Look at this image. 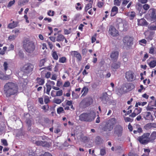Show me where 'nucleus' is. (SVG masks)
Segmentation results:
<instances>
[{
	"label": "nucleus",
	"mask_w": 156,
	"mask_h": 156,
	"mask_svg": "<svg viewBox=\"0 0 156 156\" xmlns=\"http://www.w3.org/2000/svg\"><path fill=\"white\" fill-rule=\"evenodd\" d=\"M153 21L152 24L148 27L149 29L151 30H156V20Z\"/></svg>",
	"instance_id": "25"
},
{
	"label": "nucleus",
	"mask_w": 156,
	"mask_h": 156,
	"mask_svg": "<svg viewBox=\"0 0 156 156\" xmlns=\"http://www.w3.org/2000/svg\"><path fill=\"white\" fill-rule=\"evenodd\" d=\"M23 43V48L27 52L31 53L35 50V46L33 41L26 39L24 40Z\"/></svg>",
	"instance_id": "2"
},
{
	"label": "nucleus",
	"mask_w": 156,
	"mask_h": 156,
	"mask_svg": "<svg viewBox=\"0 0 156 156\" xmlns=\"http://www.w3.org/2000/svg\"><path fill=\"white\" fill-rule=\"evenodd\" d=\"M67 62V58L66 57L63 56L60 58L59 59V62L61 63H64Z\"/></svg>",
	"instance_id": "33"
},
{
	"label": "nucleus",
	"mask_w": 156,
	"mask_h": 156,
	"mask_svg": "<svg viewBox=\"0 0 156 156\" xmlns=\"http://www.w3.org/2000/svg\"><path fill=\"white\" fill-rule=\"evenodd\" d=\"M28 0H21L20 2V3L19 4V5H23L24 3L28 2Z\"/></svg>",
	"instance_id": "56"
},
{
	"label": "nucleus",
	"mask_w": 156,
	"mask_h": 156,
	"mask_svg": "<svg viewBox=\"0 0 156 156\" xmlns=\"http://www.w3.org/2000/svg\"><path fill=\"white\" fill-rule=\"evenodd\" d=\"M92 3L90 2L87 4L85 7L84 10L85 12H87V11L92 7Z\"/></svg>",
	"instance_id": "30"
},
{
	"label": "nucleus",
	"mask_w": 156,
	"mask_h": 156,
	"mask_svg": "<svg viewBox=\"0 0 156 156\" xmlns=\"http://www.w3.org/2000/svg\"><path fill=\"white\" fill-rule=\"evenodd\" d=\"M144 118L147 120L152 121L154 120V118L151 113L148 112H146L142 113Z\"/></svg>",
	"instance_id": "14"
},
{
	"label": "nucleus",
	"mask_w": 156,
	"mask_h": 156,
	"mask_svg": "<svg viewBox=\"0 0 156 156\" xmlns=\"http://www.w3.org/2000/svg\"><path fill=\"white\" fill-rule=\"evenodd\" d=\"M57 113L58 114H60L61 113H64V110L62 107H59L57 108Z\"/></svg>",
	"instance_id": "39"
},
{
	"label": "nucleus",
	"mask_w": 156,
	"mask_h": 156,
	"mask_svg": "<svg viewBox=\"0 0 156 156\" xmlns=\"http://www.w3.org/2000/svg\"><path fill=\"white\" fill-rule=\"evenodd\" d=\"M119 52L118 50H114L112 51L110 55V57L111 60L114 62H116L118 60Z\"/></svg>",
	"instance_id": "10"
},
{
	"label": "nucleus",
	"mask_w": 156,
	"mask_h": 156,
	"mask_svg": "<svg viewBox=\"0 0 156 156\" xmlns=\"http://www.w3.org/2000/svg\"><path fill=\"white\" fill-rule=\"evenodd\" d=\"M80 140L81 141L84 143H86L88 140V138L86 136L81 135Z\"/></svg>",
	"instance_id": "36"
},
{
	"label": "nucleus",
	"mask_w": 156,
	"mask_h": 156,
	"mask_svg": "<svg viewBox=\"0 0 156 156\" xmlns=\"http://www.w3.org/2000/svg\"><path fill=\"white\" fill-rule=\"evenodd\" d=\"M118 12V9L117 7L114 6L112 9L110 16H115Z\"/></svg>",
	"instance_id": "19"
},
{
	"label": "nucleus",
	"mask_w": 156,
	"mask_h": 156,
	"mask_svg": "<svg viewBox=\"0 0 156 156\" xmlns=\"http://www.w3.org/2000/svg\"><path fill=\"white\" fill-rule=\"evenodd\" d=\"M40 156H52V155L48 152H45L44 153Z\"/></svg>",
	"instance_id": "64"
},
{
	"label": "nucleus",
	"mask_w": 156,
	"mask_h": 156,
	"mask_svg": "<svg viewBox=\"0 0 156 156\" xmlns=\"http://www.w3.org/2000/svg\"><path fill=\"white\" fill-rule=\"evenodd\" d=\"M70 85V83L69 81H66L64 83L63 87H69Z\"/></svg>",
	"instance_id": "58"
},
{
	"label": "nucleus",
	"mask_w": 156,
	"mask_h": 156,
	"mask_svg": "<svg viewBox=\"0 0 156 156\" xmlns=\"http://www.w3.org/2000/svg\"><path fill=\"white\" fill-rule=\"evenodd\" d=\"M147 62L150 68H154L156 66V60L153 57L149 58Z\"/></svg>",
	"instance_id": "13"
},
{
	"label": "nucleus",
	"mask_w": 156,
	"mask_h": 156,
	"mask_svg": "<svg viewBox=\"0 0 156 156\" xmlns=\"http://www.w3.org/2000/svg\"><path fill=\"white\" fill-rule=\"evenodd\" d=\"M71 54L73 57H76L77 60L80 61L82 60V57L80 54L76 51H72L71 52Z\"/></svg>",
	"instance_id": "15"
},
{
	"label": "nucleus",
	"mask_w": 156,
	"mask_h": 156,
	"mask_svg": "<svg viewBox=\"0 0 156 156\" xmlns=\"http://www.w3.org/2000/svg\"><path fill=\"white\" fill-rule=\"evenodd\" d=\"M149 53L152 55H154L156 54V48L153 46L150 48L149 49Z\"/></svg>",
	"instance_id": "28"
},
{
	"label": "nucleus",
	"mask_w": 156,
	"mask_h": 156,
	"mask_svg": "<svg viewBox=\"0 0 156 156\" xmlns=\"http://www.w3.org/2000/svg\"><path fill=\"white\" fill-rule=\"evenodd\" d=\"M148 54L146 53L144 55V56L142 59V61L143 62H144L145 61L146 59L148 58Z\"/></svg>",
	"instance_id": "60"
},
{
	"label": "nucleus",
	"mask_w": 156,
	"mask_h": 156,
	"mask_svg": "<svg viewBox=\"0 0 156 156\" xmlns=\"http://www.w3.org/2000/svg\"><path fill=\"white\" fill-rule=\"evenodd\" d=\"M18 22L17 21H13L12 23H9L8 24V27L10 29H13L18 26Z\"/></svg>",
	"instance_id": "21"
},
{
	"label": "nucleus",
	"mask_w": 156,
	"mask_h": 156,
	"mask_svg": "<svg viewBox=\"0 0 156 156\" xmlns=\"http://www.w3.org/2000/svg\"><path fill=\"white\" fill-rule=\"evenodd\" d=\"M18 91V87L17 85L12 82H8L4 86V92L7 97L14 95Z\"/></svg>",
	"instance_id": "1"
},
{
	"label": "nucleus",
	"mask_w": 156,
	"mask_h": 156,
	"mask_svg": "<svg viewBox=\"0 0 156 156\" xmlns=\"http://www.w3.org/2000/svg\"><path fill=\"white\" fill-rule=\"evenodd\" d=\"M65 37L61 34H58L56 37V41L59 42H62L64 41Z\"/></svg>",
	"instance_id": "22"
},
{
	"label": "nucleus",
	"mask_w": 156,
	"mask_h": 156,
	"mask_svg": "<svg viewBox=\"0 0 156 156\" xmlns=\"http://www.w3.org/2000/svg\"><path fill=\"white\" fill-rule=\"evenodd\" d=\"M124 119L126 122H132L133 121V119H131L129 117H124Z\"/></svg>",
	"instance_id": "45"
},
{
	"label": "nucleus",
	"mask_w": 156,
	"mask_h": 156,
	"mask_svg": "<svg viewBox=\"0 0 156 156\" xmlns=\"http://www.w3.org/2000/svg\"><path fill=\"white\" fill-rule=\"evenodd\" d=\"M62 100L58 98H55L53 100V102L54 103L56 104H59L64 101V98L62 97Z\"/></svg>",
	"instance_id": "27"
},
{
	"label": "nucleus",
	"mask_w": 156,
	"mask_h": 156,
	"mask_svg": "<svg viewBox=\"0 0 156 156\" xmlns=\"http://www.w3.org/2000/svg\"><path fill=\"white\" fill-rule=\"evenodd\" d=\"M83 7L81 5L80 3L78 2L77 3L76 5V9L77 10H80L82 9Z\"/></svg>",
	"instance_id": "37"
},
{
	"label": "nucleus",
	"mask_w": 156,
	"mask_h": 156,
	"mask_svg": "<svg viewBox=\"0 0 156 156\" xmlns=\"http://www.w3.org/2000/svg\"><path fill=\"white\" fill-rule=\"evenodd\" d=\"M95 115L91 112L83 113L79 116V120L82 121L91 122L94 120Z\"/></svg>",
	"instance_id": "3"
},
{
	"label": "nucleus",
	"mask_w": 156,
	"mask_h": 156,
	"mask_svg": "<svg viewBox=\"0 0 156 156\" xmlns=\"http://www.w3.org/2000/svg\"><path fill=\"white\" fill-rule=\"evenodd\" d=\"M51 75V73L50 72H47L45 74V77L47 79L50 78Z\"/></svg>",
	"instance_id": "63"
},
{
	"label": "nucleus",
	"mask_w": 156,
	"mask_h": 156,
	"mask_svg": "<svg viewBox=\"0 0 156 156\" xmlns=\"http://www.w3.org/2000/svg\"><path fill=\"white\" fill-rule=\"evenodd\" d=\"M52 65H51L48 66L47 67H44L41 68V69H40V70H41L42 69H48L49 71H51L52 68Z\"/></svg>",
	"instance_id": "47"
},
{
	"label": "nucleus",
	"mask_w": 156,
	"mask_h": 156,
	"mask_svg": "<svg viewBox=\"0 0 156 156\" xmlns=\"http://www.w3.org/2000/svg\"><path fill=\"white\" fill-rule=\"evenodd\" d=\"M49 38L52 41L55 42L56 41V37H55L51 36Z\"/></svg>",
	"instance_id": "61"
},
{
	"label": "nucleus",
	"mask_w": 156,
	"mask_h": 156,
	"mask_svg": "<svg viewBox=\"0 0 156 156\" xmlns=\"http://www.w3.org/2000/svg\"><path fill=\"white\" fill-rule=\"evenodd\" d=\"M37 83L39 85H43L45 82L44 79V78H42L40 77H37L36 79Z\"/></svg>",
	"instance_id": "24"
},
{
	"label": "nucleus",
	"mask_w": 156,
	"mask_h": 156,
	"mask_svg": "<svg viewBox=\"0 0 156 156\" xmlns=\"http://www.w3.org/2000/svg\"><path fill=\"white\" fill-rule=\"evenodd\" d=\"M47 14L49 16H53L55 14V12L53 11L50 10L48 11Z\"/></svg>",
	"instance_id": "49"
},
{
	"label": "nucleus",
	"mask_w": 156,
	"mask_h": 156,
	"mask_svg": "<svg viewBox=\"0 0 156 156\" xmlns=\"http://www.w3.org/2000/svg\"><path fill=\"white\" fill-rule=\"evenodd\" d=\"M42 146L49 148L51 146V145L48 142L43 141Z\"/></svg>",
	"instance_id": "42"
},
{
	"label": "nucleus",
	"mask_w": 156,
	"mask_h": 156,
	"mask_svg": "<svg viewBox=\"0 0 156 156\" xmlns=\"http://www.w3.org/2000/svg\"><path fill=\"white\" fill-rule=\"evenodd\" d=\"M46 62L45 58L42 59L40 61L39 66L40 67H41L44 65V64Z\"/></svg>",
	"instance_id": "41"
},
{
	"label": "nucleus",
	"mask_w": 156,
	"mask_h": 156,
	"mask_svg": "<svg viewBox=\"0 0 156 156\" xmlns=\"http://www.w3.org/2000/svg\"><path fill=\"white\" fill-rule=\"evenodd\" d=\"M96 35L95 34L93 36L91 37V42L93 43L96 41Z\"/></svg>",
	"instance_id": "62"
},
{
	"label": "nucleus",
	"mask_w": 156,
	"mask_h": 156,
	"mask_svg": "<svg viewBox=\"0 0 156 156\" xmlns=\"http://www.w3.org/2000/svg\"><path fill=\"white\" fill-rule=\"evenodd\" d=\"M46 86L47 87L46 93L48 94L49 95L50 91L51 89V87L50 84L46 83Z\"/></svg>",
	"instance_id": "32"
},
{
	"label": "nucleus",
	"mask_w": 156,
	"mask_h": 156,
	"mask_svg": "<svg viewBox=\"0 0 156 156\" xmlns=\"http://www.w3.org/2000/svg\"><path fill=\"white\" fill-rule=\"evenodd\" d=\"M124 45L126 48H130L133 44V38L129 36H126L123 39Z\"/></svg>",
	"instance_id": "6"
},
{
	"label": "nucleus",
	"mask_w": 156,
	"mask_h": 156,
	"mask_svg": "<svg viewBox=\"0 0 156 156\" xmlns=\"http://www.w3.org/2000/svg\"><path fill=\"white\" fill-rule=\"evenodd\" d=\"M156 10L154 8H150L146 16L147 20L152 21L156 20Z\"/></svg>",
	"instance_id": "5"
},
{
	"label": "nucleus",
	"mask_w": 156,
	"mask_h": 156,
	"mask_svg": "<svg viewBox=\"0 0 156 156\" xmlns=\"http://www.w3.org/2000/svg\"><path fill=\"white\" fill-rule=\"evenodd\" d=\"M150 135V133H145L142 136L138 137L137 140L142 144H147L150 142L149 138Z\"/></svg>",
	"instance_id": "7"
},
{
	"label": "nucleus",
	"mask_w": 156,
	"mask_h": 156,
	"mask_svg": "<svg viewBox=\"0 0 156 156\" xmlns=\"http://www.w3.org/2000/svg\"><path fill=\"white\" fill-rule=\"evenodd\" d=\"M136 130L138 133H141L143 130L140 127V125L139 124H136Z\"/></svg>",
	"instance_id": "44"
},
{
	"label": "nucleus",
	"mask_w": 156,
	"mask_h": 156,
	"mask_svg": "<svg viewBox=\"0 0 156 156\" xmlns=\"http://www.w3.org/2000/svg\"><path fill=\"white\" fill-rule=\"evenodd\" d=\"M122 0H114L113 1L114 5L117 6L120 5Z\"/></svg>",
	"instance_id": "40"
},
{
	"label": "nucleus",
	"mask_w": 156,
	"mask_h": 156,
	"mask_svg": "<svg viewBox=\"0 0 156 156\" xmlns=\"http://www.w3.org/2000/svg\"><path fill=\"white\" fill-rule=\"evenodd\" d=\"M144 151L145 153H146V155L144 154L142 156H144V155H147L149 154V153L150 152V150L149 149H144Z\"/></svg>",
	"instance_id": "52"
},
{
	"label": "nucleus",
	"mask_w": 156,
	"mask_h": 156,
	"mask_svg": "<svg viewBox=\"0 0 156 156\" xmlns=\"http://www.w3.org/2000/svg\"><path fill=\"white\" fill-rule=\"evenodd\" d=\"M149 141L150 142L153 143L156 139V131H153L150 135L149 137Z\"/></svg>",
	"instance_id": "18"
},
{
	"label": "nucleus",
	"mask_w": 156,
	"mask_h": 156,
	"mask_svg": "<svg viewBox=\"0 0 156 156\" xmlns=\"http://www.w3.org/2000/svg\"><path fill=\"white\" fill-rule=\"evenodd\" d=\"M43 141L41 140H38L36 141L35 142V144L38 146H41L42 145Z\"/></svg>",
	"instance_id": "57"
},
{
	"label": "nucleus",
	"mask_w": 156,
	"mask_h": 156,
	"mask_svg": "<svg viewBox=\"0 0 156 156\" xmlns=\"http://www.w3.org/2000/svg\"><path fill=\"white\" fill-rule=\"evenodd\" d=\"M63 94V91L62 90H60L56 91V96H62Z\"/></svg>",
	"instance_id": "50"
},
{
	"label": "nucleus",
	"mask_w": 156,
	"mask_h": 156,
	"mask_svg": "<svg viewBox=\"0 0 156 156\" xmlns=\"http://www.w3.org/2000/svg\"><path fill=\"white\" fill-rule=\"evenodd\" d=\"M121 63L119 62H113L112 64L111 67L113 69H117L120 66Z\"/></svg>",
	"instance_id": "23"
},
{
	"label": "nucleus",
	"mask_w": 156,
	"mask_h": 156,
	"mask_svg": "<svg viewBox=\"0 0 156 156\" xmlns=\"http://www.w3.org/2000/svg\"><path fill=\"white\" fill-rule=\"evenodd\" d=\"M64 32L65 34H69L71 32V29H69V30L64 29Z\"/></svg>",
	"instance_id": "51"
},
{
	"label": "nucleus",
	"mask_w": 156,
	"mask_h": 156,
	"mask_svg": "<svg viewBox=\"0 0 156 156\" xmlns=\"http://www.w3.org/2000/svg\"><path fill=\"white\" fill-rule=\"evenodd\" d=\"M116 119L115 118L110 119L106 122L102 129L104 131H109L112 130L115 124Z\"/></svg>",
	"instance_id": "4"
},
{
	"label": "nucleus",
	"mask_w": 156,
	"mask_h": 156,
	"mask_svg": "<svg viewBox=\"0 0 156 156\" xmlns=\"http://www.w3.org/2000/svg\"><path fill=\"white\" fill-rule=\"evenodd\" d=\"M108 95L107 93L105 92L103 93L101 97L102 101H106L108 98Z\"/></svg>",
	"instance_id": "34"
},
{
	"label": "nucleus",
	"mask_w": 156,
	"mask_h": 156,
	"mask_svg": "<svg viewBox=\"0 0 156 156\" xmlns=\"http://www.w3.org/2000/svg\"><path fill=\"white\" fill-rule=\"evenodd\" d=\"M50 99L49 97L48 96H45L44 99V101L45 104H47L49 102Z\"/></svg>",
	"instance_id": "59"
},
{
	"label": "nucleus",
	"mask_w": 156,
	"mask_h": 156,
	"mask_svg": "<svg viewBox=\"0 0 156 156\" xmlns=\"http://www.w3.org/2000/svg\"><path fill=\"white\" fill-rule=\"evenodd\" d=\"M1 141L4 146H7L8 145L7 141L5 139H2Z\"/></svg>",
	"instance_id": "54"
},
{
	"label": "nucleus",
	"mask_w": 156,
	"mask_h": 156,
	"mask_svg": "<svg viewBox=\"0 0 156 156\" xmlns=\"http://www.w3.org/2000/svg\"><path fill=\"white\" fill-rule=\"evenodd\" d=\"M41 108L44 111V112H46L49 110V107L48 105H44L42 106Z\"/></svg>",
	"instance_id": "43"
},
{
	"label": "nucleus",
	"mask_w": 156,
	"mask_h": 156,
	"mask_svg": "<svg viewBox=\"0 0 156 156\" xmlns=\"http://www.w3.org/2000/svg\"><path fill=\"white\" fill-rule=\"evenodd\" d=\"M4 67V70L6 72L8 69V64L6 62H4L3 64Z\"/></svg>",
	"instance_id": "46"
},
{
	"label": "nucleus",
	"mask_w": 156,
	"mask_h": 156,
	"mask_svg": "<svg viewBox=\"0 0 156 156\" xmlns=\"http://www.w3.org/2000/svg\"><path fill=\"white\" fill-rule=\"evenodd\" d=\"M142 110V108H135L133 112L131 115H129V116L132 118L135 117L141 112Z\"/></svg>",
	"instance_id": "16"
},
{
	"label": "nucleus",
	"mask_w": 156,
	"mask_h": 156,
	"mask_svg": "<svg viewBox=\"0 0 156 156\" xmlns=\"http://www.w3.org/2000/svg\"><path fill=\"white\" fill-rule=\"evenodd\" d=\"M104 5L103 2L98 1L97 3V6L99 8H102Z\"/></svg>",
	"instance_id": "48"
},
{
	"label": "nucleus",
	"mask_w": 156,
	"mask_h": 156,
	"mask_svg": "<svg viewBox=\"0 0 156 156\" xmlns=\"http://www.w3.org/2000/svg\"><path fill=\"white\" fill-rule=\"evenodd\" d=\"M9 77V75H5L2 71H0V79L3 80H8Z\"/></svg>",
	"instance_id": "20"
},
{
	"label": "nucleus",
	"mask_w": 156,
	"mask_h": 156,
	"mask_svg": "<svg viewBox=\"0 0 156 156\" xmlns=\"http://www.w3.org/2000/svg\"><path fill=\"white\" fill-rule=\"evenodd\" d=\"M146 109L147 111H153L154 113H156V108L148 106L147 107Z\"/></svg>",
	"instance_id": "29"
},
{
	"label": "nucleus",
	"mask_w": 156,
	"mask_h": 156,
	"mask_svg": "<svg viewBox=\"0 0 156 156\" xmlns=\"http://www.w3.org/2000/svg\"><path fill=\"white\" fill-rule=\"evenodd\" d=\"M81 103L84 104L85 106L87 107L90 105L89 102L86 101V99H85L82 100L81 102Z\"/></svg>",
	"instance_id": "38"
},
{
	"label": "nucleus",
	"mask_w": 156,
	"mask_h": 156,
	"mask_svg": "<svg viewBox=\"0 0 156 156\" xmlns=\"http://www.w3.org/2000/svg\"><path fill=\"white\" fill-rule=\"evenodd\" d=\"M15 2V0H13L12 1H10L7 5V7H11L12 5H13L14 4Z\"/></svg>",
	"instance_id": "53"
},
{
	"label": "nucleus",
	"mask_w": 156,
	"mask_h": 156,
	"mask_svg": "<svg viewBox=\"0 0 156 156\" xmlns=\"http://www.w3.org/2000/svg\"><path fill=\"white\" fill-rule=\"evenodd\" d=\"M123 128L120 125H117L114 129V133L117 135L118 137L121 136L122 133Z\"/></svg>",
	"instance_id": "11"
},
{
	"label": "nucleus",
	"mask_w": 156,
	"mask_h": 156,
	"mask_svg": "<svg viewBox=\"0 0 156 156\" xmlns=\"http://www.w3.org/2000/svg\"><path fill=\"white\" fill-rule=\"evenodd\" d=\"M151 123H148L144 126V128L146 129H148L151 128Z\"/></svg>",
	"instance_id": "55"
},
{
	"label": "nucleus",
	"mask_w": 156,
	"mask_h": 156,
	"mask_svg": "<svg viewBox=\"0 0 156 156\" xmlns=\"http://www.w3.org/2000/svg\"><path fill=\"white\" fill-rule=\"evenodd\" d=\"M34 68V66L32 64L27 63L24 65L22 70L24 73L28 74L33 71Z\"/></svg>",
	"instance_id": "9"
},
{
	"label": "nucleus",
	"mask_w": 156,
	"mask_h": 156,
	"mask_svg": "<svg viewBox=\"0 0 156 156\" xmlns=\"http://www.w3.org/2000/svg\"><path fill=\"white\" fill-rule=\"evenodd\" d=\"M108 33L113 37H116L119 35L118 31L116 30L115 27L112 26L109 27Z\"/></svg>",
	"instance_id": "12"
},
{
	"label": "nucleus",
	"mask_w": 156,
	"mask_h": 156,
	"mask_svg": "<svg viewBox=\"0 0 156 156\" xmlns=\"http://www.w3.org/2000/svg\"><path fill=\"white\" fill-rule=\"evenodd\" d=\"M137 22L138 25L139 26H146L148 24V22L144 18L138 19Z\"/></svg>",
	"instance_id": "17"
},
{
	"label": "nucleus",
	"mask_w": 156,
	"mask_h": 156,
	"mask_svg": "<svg viewBox=\"0 0 156 156\" xmlns=\"http://www.w3.org/2000/svg\"><path fill=\"white\" fill-rule=\"evenodd\" d=\"M52 55L54 60H57L58 59V57L56 51H54L52 52Z\"/></svg>",
	"instance_id": "35"
},
{
	"label": "nucleus",
	"mask_w": 156,
	"mask_h": 156,
	"mask_svg": "<svg viewBox=\"0 0 156 156\" xmlns=\"http://www.w3.org/2000/svg\"><path fill=\"white\" fill-rule=\"evenodd\" d=\"M89 91L88 88L86 86H84L83 87L81 90V93L83 92V93L82 95L81 96H85L88 93Z\"/></svg>",
	"instance_id": "26"
},
{
	"label": "nucleus",
	"mask_w": 156,
	"mask_h": 156,
	"mask_svg": "<svg viewBox=\"0 0 156 156\" xmlns=\"http://www.w3.org/2000/svg\"><path fill=\"white\" fill-rule=\"evenodd\" d=\"M150 8V5L146 3L144 4L143 5V8L145 11V12H143V13H144L149 9Z\"/></svg>",
	"instance_id": "31"
},
{
	"label": "nucleus",
	"mask_w": 156,
	"mask_h": 156,
	"mask_svg": "<svg viewBox=\"0 0 156 156\" xmlns=\"http://www.w3.org/2000/svg\"><path fill=\"white\" fill-rule=\"evenodd\" d=\"M125 78L128 81L132 82L135 80L136 76L133 71L129 70L125 73Z\"/></svg>",
	"instance_id": "8"
}]
</instances>
